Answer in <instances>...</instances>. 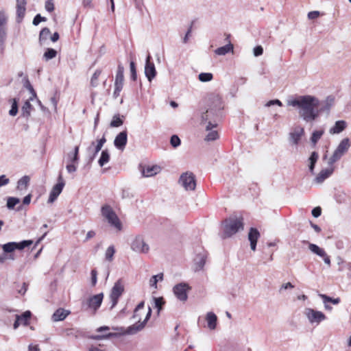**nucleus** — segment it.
<instances>
[{"label":"nucleus","mask_w":351,"mask_h":351,"mask_svg":"<svg viewBox=\"0 0 351 351\" xmlns=\"http://www.w3.org/2000/svg\"><path fill=\"white\" fill-rule=\"evenodd\" d=\"M223 105L221 98L218 95H210L205 99V105L199 110L201 124L206 125V130L217 126V122L223 117Z\"/></svg>","instance_id":"1"},{"label":"nucleus","mask_w":351,"mask_h":351,"mask_svg":"<svg viewBox=\"0 0 351 351\" xmlns=\"http://www.w3.org/2000/svg\"><path fill=\"white\" fill-rule=\"evenodd\" d=\"M289 106L298 108V114L306 123L314 121L319 115V100L313 95L297 96L287 102Z\"/></svg>","instance_id":"2"},{"label":"nucleus","mask_w":351,"mask_h":351,"mask_svg":"<svg viewBox=\"0 0 351 351\" xmlns=\"http://www.w3.org/2000/svg\"><path fill=\"white\" fill-rule=\"evenodd\" d=\"M112 329L116 330L117 332H109L104 335H92L90 339L95 340H101L108 339L112 337H117L121 335H134L141 331L143 329V326L142 325L135 326V324H133L128 327L126 329H125L123 327H113Z\"/></svg>","instance_id":"3"},{"label":"nucleus","mask_w":351,"mask_h":351,"mask_svg":"<svg viewBox=\"0 0 351 351\" xmlns=\"http://www.w3.org/2000/svg\"><path fill=\"white\" fill-rule=\"evenodd\" d=\"M243 218L242 217L232 216L226 219L223 222V237H230L239 230H243Z\"/></svg>","instance_id":"4"},{"label":"nucleus","mask_w":351,"mask_h":351,"mask_svg":"<svg viewBox=\"0 0 351 351\" xmlns=\"http://www.w3.org/2000/svg\"><path fill=\"white\" fill-rule=\"evenodd\" d=\"M102 216L106 219L108 223L117 228L118 230L122 229V224L117 215L110 205L105 204L101 209Z\"/></svg>","instance_id":"5"},{"label":"nucleus","mask_w":351,"mask_h":351,"mask_svg":"<svg viewBox=\"0 0 351 351\" xmlns=\"http://www.w3.org/2000/svg\"><path fill=\"white\" fill-rule=\"evenodd\" d=\"M350 147V142L348 138H345L341 141L335 150L332 156L328 161V166H332L335 162L341 159V158L348 151Z\"/></svg>","instance_id":"6"},{"label":"nucleus","mask_w":351,"mask_h":351,"mask_svg":"<svg viewBox=\"0 0 351 351\" xmlns=\"http://www.w3.org/2000/svg\"><path fill=\"white\" fill-rule=\"evenodd\" d=\"M104 299V293H100L88 298L82 302V308L84 311L90 309L95 314L100 308Z\"/></svg>","instance_id":"7"},{"label":"nucleus","mask_w":351,"mask_h":351,"mask_svg":"<svg viewBox=\"0 0 351 351\" xmlns=\"http://www.w3.org/2000/svg\"><path fill=\"white\" fill-rule=\"evenodd\" d=\"M179 183L186 191H193L196 186L195 176L192 172L183 173L179 179Z\"/></svg>","instance_id":"8"},{"label":"nucleus","mask_w":351,"mask_h":351,"mask_svg":"<svg viewBox=\"0 0 351 351\" xmlns=\"http://www.w3.org/2000/svg\"><path fill=\"white\" fill-rule=\"evenodd\" d=\"M33 243L32 240H23L21 242H8L2 245L3 252L10 254L16 250H22Z\"/></svg>","instance_id":"9"},{"label":"nucleus","mask_w":351,"mask_h":351,"mask_svg":"<svg viewBox=\"0 0 351 351\" xmlns=\"http://www.w3.org/2000/svg\"><path fill=\"white\" fill-rule=\"evenodd\" d=\"M130 247L132 250L136 253L146 254L149 250L148 244L145 242L141 235H137L132 239Z\"/></svg>","instance_id":"10"},{"label":"nucleus","mask_w":351,"mask_h":351,"mask_svg":"<svg viewBox=\"0 0 351 351\" xmlns=\"http://www.w3.org/2000/svg\"><path fill=\"white\" fill-rule=\"evenodd\" d=\"M304 315L312 324H316L318 325L321 322L326 319L324 313L311 308H306L304 311Z\"/></svg>","instance_id":"11"},{"label":"nucleus","mask_w":351,"mask_h":351,"mask_svg":"<svg viewBox=\"0 0 351 351\" xmlns=\"http://www.w3.org/2000/svg\"><path fill=\"white\" fill-rule=\"evenodd\" d=\"M191 290V287L186 282H180L173 287V291L176 298L182 301L185 302L188 299V292Z\"/></svg>","instance_id":"12"},{"label":"nucleus","mask_w":351,"mask_h":351,"mask_svg":"<svg viewBox=\"0 0 351 351\" xmlns=\"http://www.w3.org/2000/svg\"><path fill=\"white\" fill-rule=\"evenodd\" d=\"M124 291V287L122 285L121 280H118L112 288L110 298L112 302L111 308H113L118 303L119 297Z\"/></svg>","instance_id":"13"},{"label":"nucleus","mask_w":351,"mask_h":351,"mask_svg":"<svg viewBox=\"0 0 351 351\" xmlns=\"http://www.w3.org/2000/svg\"><path fill=\"white\" fill-rule=\"evenodd\" d=\"M58 183L53 186L49 193L48 203H53L58 198L63 190L65 182L61 173L58 176Z\"/></svg>","instance_id":"14"},{"label":"nucleus","mask_w":351,"mask_h":351,"mask_svg":"<svg viewBox=\"0 0 351 351\" xmlns=\"http://www.w3.org/2000/svg\"><path fill=\"white\" fill-rule=\"evenodd\" d=\"M145 75L149 82H152L156 75L155 65L152 61V56L149 53H148L145 60Z\"/></svg>","instance_id":"15"},{"label":"nucleus","mask_w":351,"mask_h":351,"mask_svg":"<svg viewBox=\"0 0 351 351\" xmlns=\"http://www.w3.org/2000/svg\"><path fill=\"white\" fill-rule=\"evenodd\" d=\"M304 134V129L300 126L295 127L289 134V141L292 145H298Z\"/></svg>","instance_id":"16"},{"label":"nucleus","mask_w":351,"mask_h":351,"mask_svg":"<svg viewBox=\"0 0 351 351\" xmlns=\"http://www.w3.org/2000/svg\"><path fill=\"white\" fill-rule=\"evenodd\" d=\"M128 142V132L126 130H123L119 133L114 141V146L120 149L123 150Z\"/></svg>","instance_id":"17"},{"label":"nucleus","mask_w":351,"mask_h":351,"mask_svg":"<svg viewBox=\"0 0 351 351\" xmlns=\"http://www.w3.org/2000/svg\"><path fill=\"white\" fill-rule=\"evenodd\" d=\"M334 171V167L329 166V167L322 169L314 179V182L317 184H322L326 179L329 178Z\"/></svg>","instance_id":"18"},{"label":"nucleus","mask_w":351,"mask_h":351,"mask_svg":"<svg viewBox=\"0 0 351 351\" xmlns=\"http://www.w3.org/2000/svg\"><path fill=\"white\" fill-rule=\"evenodd\" d=\"M261 234L259 231L256 228H251L248 233V239L250 242V248L252 250L255 251L256 249L257 241Z\"/></svg>","instance_id":"19"},{"label":"nucleus","mask_w":351,"mask_h":351,"mask_svg":"<svg viewBox=\"0 0 351 351\" xmlns=\"http://www.w3.org/2000/svg\"><path fill=\"white\" fill-rule=\"evenodd\" d=\"M334 104L335 97L332 95L328 96L324 101H322L321 103L319 102L320 108L318 109V110H319V113L326 112L328 114Z\"/></svg>","instance_id":"20"},{"label":"nucleus","mask_w":351,"mask_h":351,"mask_svg":"<svg viewBox=\"0 0 351 351\" xmlns=\"http://www.w3.org/2000/svg\"><path fill=\"white\" fill-rule=\"evenodd\" d=\"M206 258L207 252L204 251L199 252L196 255V257L194 259L195 271H199L204 268Z\"/></svg>","instance_id":"21"},{"label":"nucleus","mask_w":351,"mask_h":351,"mask_svg":"<svg viewBox=\"0 0 351 351\" xmlns=\"http://www.w3.org/2000/svg\"><path fill=\"white\" fill-rule=\"evenodd\" d=\"M230 34L227 35L226 40H228V43L223 47H220L215 49V53L219 56H224L228 53L233 51V45L229 40Z\"/></svg>","instance_id":"22"},{"label":"nucleus","mask_w":351,"mask_h":351,"mask_svg":"<svg viewBox=\"0 0 351 351\" xmlns=\"http://www.w3.org/2000/svg\"><path fill=\"white\" fill-rule=\"evenodd\" d=\"M69 311L60 308L53 313L52 319L53 322L62 321L69 315Z\"/></svg>","instance_id":"23"},{"label":"nucleus","mask_w":351,"mask_h":351,"mask_svg":"<svg viewBox=\"0 0 351 351\" xmlns=\"http://www.w3.org/2000/svg\"><path fill=\"white\" fill-rule=\"evenodd\" d=\"M26 0H16V14L19 21H21L25 13Z\"/></svg>","instance_id":"24"},{"label":"nucleus","mask_w":351,"mask_h":351,"mask_svg":"<svg viewBox=\"0 0 351 351\" xmlns=\"http://www.w3.org/2000/svg\"><path fill=\"white\" fill-rule=\"evenodd\" d=\"M206 319L207 321L208 327L210 330H214L216 328L217 322V317L214 313L208 312L206 314Z\"/></svg>","instance_id":"25"},{"label":"nucleus","mask_w":351,"mask_h":351,"mask_svg":"<svg viewBox=\"0 0 351 351\" xmlns=\"http://www.w3.org/2000/svg\"><path fill=\"white\" fill-rule=\"evenodd\" d=\"M160 167L157 165L147 166L142 170V175L144 177H150L157 174L160 171Z\"/></svg>","instance_id":"26"},{"label":"nucleus","mask_w":351,"mask_h":351,"mask_svg":"<svg viewBox=\"0 0 351 351\" xmlns=\"http://www.w3.org/2000/svg\"><path fill=\"white\" fill-rule=\"evenodd\" d=\"M346 128V122L345 121L341 120L335 122V124L333 127L330 129V134H339L342 131H343Z\"/></svg>","instance_id":"27"},{"label":"nucleus","mask_w":351,"mask_h":351,"mask_svg":"<svg viewBox=\"0 0 351 351\" xmlns=\"http://www.w3.org/2000/svg\"><path fill=\"white\" fill-rule=\"evenodd\" d=\"M318 158H319V154L317 152H313L308 160V169H309V171L312 173V174H314V169H315V165L318 160Z\"/></svg>","instance_id":"28"},{"label":"nucleus","mask_w":351,"mask_h":351,"mask_svg":"<svg viewBox=\"0 0 351 351\" xmlns=\"http://www.w3.org/2000/svg\"><path fill=\"white\" fill-rule=\"evenodd\" d=\"M30 99L25 101L21 108V116L27 119L31 114V110L33 109L32 105L30 104Z\"/></svg>","instance_id":"29"},{"label":"nucleus","mask_w":351,"mask_h":351,"mask_svg":"<svg viewBox=\"0 0 351 351\" xmlns=\"http://www.w3.org/2000/svg\"><path fill=\"white\" fill-rule=\"evenodd\" d=\"M68 162L78 164L79 157V146H75L74 151L72 153H69L67 155Z\"/></svg>","instance_id":"30"},{"label":"nucleus","mask_w":351,"mask_h":351,"mask_svg":"<svg viewBox=\"0 0 351 351\" xmlns=\"http://www.w3.org/2000/svg\"><path fill=\"white\" fill-rule=\"evenodd\" d=\"M124 119L125 117L123 115L121 117L119 114H114L112 117V119L110 123V126L112 128H117L122 125L123 123Z\"/></svg>","instance_id":"31"},{"label":"nucleus","mask_w":351,"mask_h":351,"mask_svg":"<svg viewBox=\"0 0 351 351\" xmlns=\"http://www.w3.org/2000/svg\"><path fill=\"white\" fill-rule=\"evenodd\" d=\"M309 250L314 254L322 257L326 255V252L323 248L319 247L317 245L314 243H308Z\"/></svg>","instance_id":"32"},{"label":"nucleus","mask_w":351,"mask_h":351,"mask_svg":"<svg viewBox=\"0 0 351 351\" xmlns=\"http://www.w3.org/2000/svg\"><path fill=\"white\" fill-rule=\"evenodd\" d=\"M110 160V154L108 149H104L101 152L98 163L100 167L104 166Z\"/></svg>","instance_id":"33"},{"label":"nucleus","mask_w":351,"mask_h":351,"mask_svg":"<svg viewBox=\"0 0 351 351\" xmlns=\"http://www.w3.org/2000/svg\"><path fill=\"white\" fill-rule=\"evenodd\" d=\"M324 133V130H315L312 133L311 136V142L313 144V146L315 147L318 141L321 138L322 135Z\"/></svg>","instance_id":"34"},{"label":"nucleus","mask_w":351,"mask_h":351,"mask_svg":"<svg viewBox=\"0 0 351 351\" xmlns=\"http://www.w3.org/2000/svg\"><path fill=\"white\" fill-rule=\"evenodd\" d=\"M95 145V142L93 141L91 145L87 148V154H88V164H90L96 156L97 155V152L93 149V146Z\"/></svg>","instance_id":"35"},{"label":"nucleus","mask_w":351,"mask_h":351,"mask_svg":"<svg viewBox=\"0 0 351 351\" xmlns=\"http://www.w3.org/2000/svg\"><path fill=\"white\" fill-rule=\"evenodd\" d=\"M124 67L119 63L117 66V71L114 82H123L124 81Z\"/></svg>","instance_id":"36"},{"label":"nucleus","mask_w":351,"mask_h":351,"mask_svg":"<svg viewBox=\"0 0 351 351\" xmlns=\"http://www.w3.org/2000/svg\"><path fill=\"white\" fill-rule=\"evenodd\" d=\"M57 56V51L52 48H47L43 54V59L48 61Z\"/></svg>","instance_id":"37"},{"label":"nucleus","mask_w":351,"mask_h":351,"mask_svg":"<svg viewBox=\"0 0 351 351\" xmlns=\"http://www.w3.org/2000/svg\"><path fill=\"white\" fill-rule=\"evenodd\" d=\"M19 203V198L15 197H9L7 199L6 206L9 210H12Z\"/></svg>","instance_id":"38"},{"label":"nucleus","mask_w":351,"mask_h":351,"mask_svg":"<svg viewBox=\"0 0 351 351\" xmlns=\"http://www.w3.org/2000/svg\"><path fill=\"white\" fill-rule=\"evenodd\" d=\"M11 101H12V106H11V109L9 111V114L10 116L14 117L17 114L18 111H19V107H18L19 99L13 98L11 99Z\"/></svg>","instance_id":"39"},{"label":"nucleus","mask_w":351,"mask_h":351,"mask_svg":"<svg viewBox=\"0 0 351 351\" xmlns=\"http://www.w3.org/2000/svg\"><path fill=\"white\" fill-rule=\"evenodd\" d=\"M319 297L323 300L324 303L330 302L333 304H338L341 302L339 298H332L325 294H319Z\"/></svg>","instance_id":"40"},{"label":"nucleus","mask_w":351,"mask_h":351,"mask_svg":"<svg viewBox=\"0 0 351 351\" xmlns=\"http://www.w3.org/2000/svg\"><path fill=\"white\" fill-rule=\"evenodd\" d=\"M31 316L32 313L29 311H26L21 315H18V318L21 319V322L23 325L27 326L29 324V320L31 318Z\"/></svg>","instance_id":"41"},{"label":"nucleus","mask_w":351,"mask_h":351,"mask_svg":"<svg viewBox=\"0 0 351 351\" xmlns=\"http://www.w3.org/2000/svg\"><path fill=\"white\" fill-rule=\"evenodd\" d=\"M29 182V178L27 176H24L21 179L19 180L17 182V188L19 190H22L23 189H25Z\"/></svg>","instance_id":"42"},{"label":"nucleus","mask_w":351,"mask_h":351,"mask_svg":"<svg viewBox=\"0 0 351 351\" xmlns=\"http://www.w3.org/2000/svg\"><path fill=\"white\" fill-rule=\"evenodd\" d=\"M163 280V274L160 273L153 276L149 280V285L152 287L157 288V282Z\"/></svg>","instance_id":"43"},{"label":"nucleus","mask_w":351,"mask_h":351,"mask_svg":"<svg viewBox=\"0 0 351 351\" xmlns=\"http://www.w3.org/2000/svg\"><path fill=\"white\" fill-rule=\"evenodd\" d=\"M50 34H51L50 30L47 27L43 28L40 31V35H39V42H40V45H43V43L48 39Z\"/></svg>","instance_id":"44"},{"label":"nucleus","mask_w":351,"mask_h":351,"mask_svg":"<svg viewBox=\"0 0 351 351\" xmlns=\"http://www.w3.org/2000/svg\"><path fill=\"white\" fill-rule=\"evenodd\" d=\"M24 87L26 88L32 94V96L29 97L30 100H33L34 98L36 97V93L34 90L32 85L31 84L30 82L27 78L25 80V82L23 84Z\"/></svg>","instance_id":"45"},{"label":"nucleus","mask_w":351,"mask_h":351,"mask_svg":"<svg viewBox=\"0 0 351 351\" xmlns=\"http://www.w3.org/2000/svg\"><path fill=\"white\" fill-rule=\"evenodd\" d=\"M6 38L5 23H0V47H3Z\"/></svg>","instance_id":"46"},{"label":"nucleus","mask_w":351,"mask_h":351,"mask_svg":"<svg viewBox=\"0 0 351 351\" xmlns=\"http://www.w3.org/2000/svg\"><path fill=\"white\" fill-rule=\"evenodd\" d=\"M114 253H115V249H114V245L109 246L107 248L106 253H105L106 259L108 261L111 262L113 260V256H114Z\"/></svg>","instance_id":"47"},{"label":"nucleus","mask_w":351,"mask_h":351,"mask_svg":"<svg viewBox=\"0 0 351 351\" xmlns=\"http://www.w3.org/2000/svg\"><path fill=\"white\" fill-rule=\"evenodd\" d=\"M213 75L211 73H201L198 75V79L202 82H208L213 80Z\"/></svg>","instance_id":"48"},{"label":"nucleus","mask_w":351,"mask_h":351,"mask_svg":"<svg viewBox=\"0 0 351 351\" xmlns=\"http://www.w3.org/2000/svg\"><path fill=\"white\" fill-rule=\"evenodd\" d=\"M154 307L157 308L158 313L162 310L163 305L165 304V300L163 298H154Z\"/></svg>","instance_id":"49"},{"label":"nucleus","mask_w":351,"mask_h":351,"mask_svg":"<svg viewBox=\"0 0 351 351\" xmlns=\"http://www.w3.org/2000/svg\"><path fill=\"white\" fill-rule=\"evenodd\" d=\"M193 30V23H191L190 25H189L186 28V32L184 34V36L183 37L182 42L183 43H187L190 39V38L192 36L191 33Z\"/></svg>","instance_id":"50"},{"label":"nucleus","mask_w":351,"mask_h":351,"mask_svg":"<svg viewBox=\"0 0 351 351\" xmlns=\"http://www.w3.org/2000/svg\"><path fill=\"white\" fill-rule=\"evenodd\" d=\"M210 130V131L208 133V134L205 137L206 141H215L217 138H219V134H218L217 131L212 130V129Z\"/></svg>","instance_id":"51"},{"label":"nucleus","mask_w":351,"mask_h":351,"mask_svg":"<svg viewBox=\"0 0 351 351\" xmlns=\"http://www.w3.org/2000/svg\"><path fill=\"white\" fill-rule=\"evenodd\" d=\"M101 71L96 70L95 73H93L91 80H90V84L93 87H95L98 85V78L101 74Z\"/></svg>","instance_id":"52"},{"label":"nucleus","mask_w":351,"mask_h":351,"mask_svg":"<svg viewBox=\"0 0 351 351\" xmlns=\"http://www.w3.org/2000/svg\"><path fill=\"white\" fill-rule=\"evenodd\" d=\"M130 73H131V80L133 81H136L137 79V74H136V64L133 61H131L130 63Z\"/></svg>","instance_id":"53"},{"label":"nucleus","mask_w":351,"mask_h":351,"mask_svg":"<svg viewBox=\"0 0 351 351\" xmlns=\"http://www.w3.org/2000/svg\"><path fill=\"white\" fill-rule=\"evenodd\" d=\"M170 143L173 147L176 148L180 145L181 141L178 135L173 134L170 138Z\"/></svg>","instance_id":"54"},{"label":"nucleus","mask_w":351,"mask_h":351,"mask_svg":"<svg viewBox=\"0 0 351 351\" xmlns=\"http://www.w3.org/2000/svg\"><path fill=\"white\" fill-rule=\"evenodd\" d=\"M151 315H152V309H151V308H150V307H149V308H148V312H147V315H146V317H145V319H144V321H143V322H140V319H139V320H138V322L137 323L134 324H135V326L142 325L143 328L145 327V324H146L147 322V321L149 320V319L150 318Z\"/></svg>","instance_id":"55"},{"label":"nucleus","mask_w":351,"mask_h":351,"mask_svg":"<svg viewBox=\"0 0 351 351\" xmlns=\"http://www.w3.org/2000/svg\"><path fill=\"white\" fill-rule=\"evenodd\" d=\"M320 15H323V13H321L319 11H312L308 12V19L309 20H315L317 19Z\"/></svg>","instance_id":"56"},{"label":"nucleus","mask_w":351,"mask_h":351,"mask_svg":"<svg viewBox=\"0 0 351 351\" xmlns=\"http://www.w3.org/2000/svg\"><path fill=\"white\" fill-rule=\"evenodd\" d=\"M274 105H277L278 106H282V103L279 99H272V100L269 101L265 104V106L269 107V106H274Z\"/></svg>","instance_id":"57"},{"label":"nucleus","mask_w":351,"mask_h":351,"mask_svg":"<svg viewBox=\"0 0 351 351\" xmlns=\"http://www.w3.org/2000/svg\"><path fill=\"white\" fill-rule=\"evenodd\" d=\"M254 56L257 57L261 56L263 53V48L261 45H258L254 48L253 50Z\"/></svg>","instance_id":"58"},{"label":"nucleus","mask_w":351,"mask_h":351,"mask_svg":"<svg viewBox=\"0 0 351 351\" xmlns=\"http://www.w3.org/2000/svg\"><path fill=\"white\" fill-rule=\"evenodd\" d=\"M97 271H96V269H92L91 270V284L93 286H95V285L97 284Z\"/></svg>","instance_id":"59"},{"label":"nucleus","mask_w":351,"mask_h":351,"mask_svg":"<svg viewBox=\"0 0 351 351\" xmlns=\"http://www.w3.org/2000/svg\"><path fill=\"white\" fill-rule=\"evenodd\" d=\"M311 214L315 218L319 217L322 214V208L319 206L315 207L312 210Z\"/></svg>","instance_id":"60"},{"label":"nucleus","mask_w":351,"mask_h":351,"mask_svg":"<svg viewBox=\"0 0 351 351\" xmlns=\"http://www.w3.org/2000/svg\"><path fill=\"white\" fill-rule=\"evenodd\" d=\"M10 182V179L5 175L0 176V187L5 186Z\"/></svg>","instance_id":"61"},{"label":"nucleus","mask_w":351,"mask_h":351,"mask_svg":"<svg viewBox=\"0 0 351 351\" xmlns=\"http://www.w3.org/2000/svg\"><path fill=\"white\" fill-rule=\"evenodd\" d=\"M75 163H69L66 166V169L69 173H73L77 170V167Z\"/></svg>","instance_id":"62"},{"label":"nucleus","mask_w":351,"mask_h":351,"mask_svg":"<svg viewBox=\"0 0 351 351\" xmlns=\"http://www.w3.org/2000/svg\"><path fill=\"white\" fill-rule=\"evenodd\" d=\"M294 287V285H292L291 282H287L285 284H282L279 289V292L281 293L283 290L289 289H293Z\"/></svg>","instance_id":"63"},{"label":"nucleus","mask_w":351,"mask_h":351,"mask_svg":"<svg viewBox=\"0 0 351 351\" xmlns=\"http://www.w3.org/2000/svg\"><path fill=\"white\" fill-rule=\"evenodd\" d=\"M45 9L48 11V12H51L54 9V5H53V3L52 2V0H47L46 1V3H45Z\"/></svg>","instance_id":"64"}]
</instances>
